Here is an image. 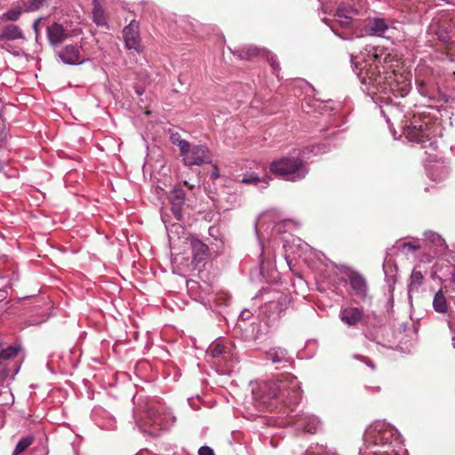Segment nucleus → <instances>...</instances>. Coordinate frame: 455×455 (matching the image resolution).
<instances>
[{
  "label": "nucleus",
  "instance_id": "1a4fd4ad",
  "mask_svg": "<svg viewBox=\"0 0 455 455\" xmlns=\"http://www.w3.org/2000/svg\"><path fill=\"white\" fill-rule=\"evenodd\" d=\"M80 49L81 47L77 44H68L58 52V56L65 64L79 65L84 62V59L81 56Z\"/></svg>",
  "mask_w": 455,
  "mask_h": 455
},
{
  "label": "nucleus",
  "instance_id": "72a5a7b5",
  "mask_svg": "<svg viewBox=\"0 0 455 455\" xmlns=\"http://www.w3.org/2000/svg\"><path fill=\"white\" fill-rule=\"evenodd\" d=\"M400 78L403 79V81L401 82V86L397 88V90L401 91V95L403 96L408 92L410 82L402 76H400Z\"/></svg>",
  "mask_w": 455,
  "mask_h": 455
},
{
  "label": "nucleus",
  "instance_id": "7c9ffc66",
  "mask_svg": "<svg viewBox=\"0 0 455 455\" xmlns=\"http://www.w3.org/2000/svg\"><path fill=\"white\" fill-rule=\"evenodd\" d=\"M268 355H269V359H271L274 363H281V362L286 360L285 359L286 353L284 350H280L279 352L278 351L271 352V353H269Z\"/></svg>",
  "mask_w": 455,
  "mask_h": 455
},
{
  "label": "nucleus",
  "instance_id": "9d476101",
  "mask_svg": "<svg viewBox=\"0 0 455 455\" xmlns=\"http://www.w3.org/2000/svg\"><path fill=\"white\" fill-rule=\"evenodd\" d=\"M348 279L354 295L364 299L368 295V284L365 278L360 273L353 271L348 275Z\"/></svg>",
  "mask_w": 455,
  "mask_h": 455
},
{
  "label": "nucleus",
  "instance_id": "79ce46f5",
  "mask_svg": "<svg viewBox=\"0 0 455 455\" xmlns=\"http://www.w3.org/2000/svg\"><path fill=\"white\" fill-rule=\"evenodd\" d=\"M323 111H333V110H336V108H334L333 106H329V105H324L323 108Z\"/></svg>",
  "mask_w": 455,
  "mask_h": 455
},
{
  "label": "nucleus",
  "instance_id": "c9c22d12",
  "mask_svg": "<svg viewBox=\"0 0 455 455\" xmlns=\"http://www.w3.org/2000/svg\"><path fill=\"white\" fill-rule=\"evenodd\" d=\"M359 359H361L363 363H365L369 367H371L372 370H375L374 363L367 357L360 355L358 356Z\"/></svg>",
  "mask_w": 455,
  "mask_h": 455
},
{
  "label": "nucleus",
  "instance_id": "4be33fe9",
  "mask_svg": "<svg viewBox=\"0 0 455 455\" xmlns=\"http://www.w3.org/2000/svg\"><path fill=\"white\" fill-rule=\"evenodd\" d=\"M427 239L436 247V252H443L446 249L444 239L437 233H429Z\"/></svg>",
  "mask_w": 455,
  "mask_h": 455
},
{
  "label": "nucleus",
  "instance_id": "4c0bfd02",
  "mask_svg": "<svg viewBox=\"0 0 455 455\" xmlns=\"http://www.w3.org/2000/svg\"><path fill=\"white\" fill-rule=\"evenodd\" d=\"M41 21V18L36 19L33 23V29L36 33V40H38V24Z\"/></svg>",
  "mask_w": 455,
  "mask_h": 455
},
{
  "label": "nucleus",
  "instance_id": "b1692460",
  "mask_svg": "<svg viewBox=\"0 0 455 455\" xmlns=\"http://www.w3.org/2000/svg\"><path fill=\"white\" fill-rule=\"evenodd\" d=\"M170 140L172 144L176 145L180 148V152L183 153L184 150L188 147V141L183 140L178 132L170 130Z\"/></svg>",
  "mask_w": 455,
  "mask_h": 455
},
{
  "label": "nucleus",
  "instance_id": "49530a36",
  "mask_svg": "<svg viewBox=\"0 0 455 455\" xmlns=\"http://www.w3.org/2000/svg\"><path fill=\"white\" fill-rule=\"evenodd\" d=\"M9 46H10V45L3 44V45H1L0 47H1L2 49H4V50H6V51L10 52V50H9Z\"/></svg>",
  "mask_w": 455,
  "mask_h": 455
},
{
  "label": "nucleus",
  "instance_id": "5701e85b",
  "mask_svg": "<svg viewBox=\"0 0 455 455\" xmlns=\"http://www.w3.org/2000/svg\"><path fill=\"white\" fill-rule=\"evenodd\" d=\"M371 30L379 35L382 36L388 28V25L384 19H374L370 22Z\"/></svg>",
  "mask_w": 455,
  "mask_h": 455
},
{
  "label": "nucleus",
  "instance_id": "ddd939ff",
  "mask_svg": "<svg viewBox=\"0 0 455 455\" xmlns=\"http://www.w3.org/2000/svg\"><path fill=\"white\" fill-rule=\"evenodd\" d=\"M289 424H295L299 428L308 434H315L320 427V421L315 417H299L295 420L290 419Z\"/></svg>",
  "mask_w": 455,
  "mask_h": 455
},
{
  "label": "nucleus",
  "instance_id": "8fccbe9b",
  "mask_svg": "<svg viewBox=\"0 0 455 455\" xmlns=\"http://www.w3.org/2000/svg\"><path fill=\"white\" fill-rule=\"evenodd\" d=\"M136 92L139 94V95H141L142 94V92L140 91V90H136Z\"/></svg>",
  "mask_w": 455,
  "mask_h": 455
},
{
  "label": "nucleus",
  "instance_id": "6e6552de",
  "mask_svg": "<svg viewBox=\"0 0 455 455\" xmlns=\"http://www.w3.org/2000/svg\"><path fill=\"white\" fill-rule=\"evenodd\" d=\"M341 321L349 326H355L359 323H369V316H364L363 309L359 307H348L340 311Z\"/></svg>",
  "mask_w": 455,
  "mask_h": 455
},
{
  "label": "nucleus",
  "instance_id": "aec40b11",
  "mask_svg": "<svg viewBox=\"0 0 455 455\" xmlns=\"http://www.w3.org/2000/svg\"><path fill=\"white\" fill-rule=\"evenodd\" d=\"M23 12L24 9L22 10L21 7L15 6L4 12L1 16V20L4 21H17Z\"/></svg>",
  "mask_w": 455,
  "mask_h": 455
},
{
  "label": "nucleus",
  "instance_id": "20e7f679",
  "mask_svg": "<svg viewBox=\"0 0 455 455\" xmlns=\"http://www.w3.org/2000/svg\"><path fill=\"white\" fill-rule=\"evenodd\" d=\"M430 116H412L413 120L410 121V124L403 126V134L410 140L422 142L428 135L427 131L428 129V121Z\"/></svg>",
  "mask_w": 455,
  "mask_h": 455
},
{
  "label": "nucleus",
  "instance_id": "6ab92c4d",
  "mask_svg": "<svg viewBox=\"0 0 455 455\" xmlns=\"http://www.w3.org/2000/svg\"><path fill=\"white\" fill-rule=\"evenodd\" d=\"M424 276L420 271H417L416 269H413L411 275V282L408 286V291L409 293H411L413 291H418L419 287L423 283Z\"/></svg>",
  "mask_w": 455,
  "mask_h": 455
},
{
  "label": "nucleus",
  "instance_id": "de8ad7c7",
  "mask_svg": "<svg viewBox=\"0 0 455 455\" xmlns=\"http://www.w3.org/2000/svg\"><path fill=\"white\" fill-rule=\"evenodd\" d=\"M154 423H155V424H157V425H161V422L159 421L158 418H156V419H154Z\"/></svg>",
  "mask_w": 455,
  "mask_h": 455
},
{
  "label": "nucleus",
  "instance_id": "423d86ee",
  "mask_svg": "<svg viewBox=\"0 0 455 455\" xmlns=\"http://www.w3.org/2000/svg\"><path fill=\"white\" fill-rule=\"evenodd\" d=\"M351 62L355 66V69H359L358 76H361L363 83H366V80H369V84L381 83L382 77L378 66L369 65L368 67V64H364L363 67H359L357 57L353 55L351 56Z\"/></svg>",
  "mask_w": 455,
  "mask_h": 455
},
{
  "label": "nucleus",
  "instance_id": "f03ea898",
  "mask_svg": "<svg viewBox=\"0 0 455 455\" xmlns=\"http://www.w3.org/2000/svg\"><path fill=\"white\" fill-rule=\"evenodd\" d=\"M364 448L361 455H398L393 443L396 441L395 430L384 422L371 425L363 435Z\"/></svg>",
  "mask_w": 455,
  "mask_h": 455
},
{
  "label": "nucleus",
  "instance_id": "f3484780",
  "mask_svg": "<svg viewBox=\"0 0 455 455\" xmlns=\"http://www.w3.org/2000/svg\"><path fill=\"white\" fill-rule=\"evenodd\" d=\"M207 353L213 358H220L224 356L226 353V345L224 339H217L208 347Z\"/></svg>",
  "mask_w": 455,
  "mask_h": 455
},
{
  "label": "nucleus",
  "instance_id": "f257e3e1",
  "mask_svg": "<svg viewBox=\"0 0 455 455\" xmlns=\"http://www.w3.org/2000/svg\"><path fill=\"white\" fill-rule=\"evenodd\" d=\"M261 403L269 411L287 414L293 411L301 398L297 379L287 373L261 387Z\"/></svg>",
  "mask_w": 455,
  "mask_h": 455
},
{
  "label": "nucleus",
  "instance_id": "f8f14e48",
  "mask_svg": "<svg viewBox=\"0 0 455 455\" xmlns=\"http://www.w3.org/2000/svg\"><path fill=\"white\" fill-rule=\"evenodd\" d=\"M186 194L182 189L174 188L171 192L170 202L172 212L178 220H182V210L185 204Z\"/></svg>",
  "mask_w": 455,
  "mask_h": 455
},
{
  "label": "nucleus",
  "instance_id": "603ef678",
  "mask_svg": "<svg viewBox=\"0 0 455 455\" xmlns=\"http://www.w3.org/2000/svg\"><path fill=\"white\" fill-rule=\"evenodd\" d=\"M99 3L98 0H93V4Z\"/></svg>",
  "mask_w": 455,
  "mask_h": 455
},
{
  "label": "nucleus",
  "instance_id": "7ed1b4c3",
  "mask_svg": "<svg viewBox=\"0 0 455 455\" xmlns=\"http://www.w3.org/2000/svg\"><path fill=\"white\" fill-rule=\"evenodd\" d=\"M270 171L273 174L290 181L300 180L308 172L306 163L301 158L288 156L273 161Z\"/></svg>",
  "mask_w": 455,
  "mask_h": 455
},
{
  "label": "nucleus",
  "instance_id": "a19ab883",
  "mask_svg": "<svg viewBox=\"0 0 455 455\" xmlns=\"http://www.w3.org/2000/svg\"><path fill=\"white\" fill-rule=\"evenodd\" d=\"M220 176V173H219V170H218V167L216 165L213 166V171L212 172V178L213 180L219 178Z\"/></svg>",
  "mask_w": 455,
  "mask_h": 455
},
{
  "label": "nucleus",
  "instance_id": "a211bd4d",
  "mask_svg": "<svg viewBox=\"0 0 455 455\" xmlns=\"http://www.w3.org/2000/svg\"><path fill=\"white\" fill-rule=\"evenodd\" d=\"M92 18H93V21L98 26H107L108 25L107 15L99 3L93 4Z\"/></svg>",
  "mask_w": 455,
  "mask_h": 455
},
{
  "label": "nucleus",
  "instance_id": "412c9836",
  "mask_svg": "<svg viewBox=\"0 0 455 455\" xmlns=\"http://www.w3.org/2000/svg\"><path fill=\"white\" fill-rule=\"evenodd\" d=\"M35 441L33 435H27L22 437L17 443L12 455H20L25 451Z\"/></svg>",
  "mask_w": 455,
  "mask_h": 455
},
{
  "label": "nucleus",
  "instance_id": "c85d7f7f",
  "mask_svg": "<svg viewBox=\"0 0 455 455\" xmlns=\"http://www.w3.org/2000/svg\"><path fill=\"white\" fill-rule=\"evenodd\" d=\"M402 251L405 254L409 252H415L416 251L419 250L421 248L419 241H413V242H406L403 243L402 245Z\"/></svg>",
  "mask_w": 455,
  "mask_h": 455
},
{
  "label": "nucleus",
  "instance_id": "2eb2a0df",
  "mask_svg": "<svg viewBox=\"0 0 455 455\" xmlns=\"http://www.w3.org/2000/svg\"><path fill=\"white\" fill-rule=\"evenodd\" d=\"M190 244L192 248L194 260H196L198 263L204 260L208 254V245L203 243L196 236L190 237Z\"/></svg>",
  "mask_w": 455,
  "mask_h": 455
},
{
  "label": "nucleus",
  "instance_id": "bb28decb",
  "mask_svg": "<svg viewBox=\"0 0 455 455\" xmlns=\"http://www.w3.org/2000/svg\"><path fill=\"white\" fill-rule=\"evenodd\" d=\"M46 1L47 0H28L27 3H24V12H31L37 11Z\"/></svg>",
  "mask_w": 455,
  "mask_h": 455
},
{
  "label": "nucleus",
  "instance_id": "58836bf2",
  "mask_svg": "<svg viewBox=\"0 0 455 455\" xmlns=\"http://www.w3.org/2000/svg\"><path fill=\"white\" fill-rule=\"evenodd\" d=\"M6 139L7 133L2 132L0 133V149L5 146Z\"/></svg>",
  "mask_w": 455,
  "mask_h": 455
},
{
  "label": "nucleus",
  "instance_id": "09e8293b",
  "mask_svg": "<svg viewBox=\"0 0 455 455\" xmlns=\"http://www.w3.org/2000/svg\"><path fill=\"white\" fill-rule=\"evenodd\" d=\"M452 345L455 347V336L452 338Z\"/></svg>",
  "mask_w": 455,
  "mask_h": 455
},
{
  "label": "nucleus",
  "instance_id": "4468645a",
  "mask_svg": "<svg viewBox=\"0 0 455 455\" xmlns=\"http://www.w3.org/2000/svg\"><path fill=\"white\" fill-rule=\"evenodd\" d=\"M25 39L22 29L14 24H8L0 30V41H16Z\"/></svg>",
  "mask_w": 455,
  "mask_h": 455
},
{
  "label": "nucleus",
  "instance_id": "cd10ccee",
  "mask_svg": "<svg viewBox=\"0 0 455 455\" xmlns=\"http://www.w3.org/2000/svg\"><path fill=\"white\" fill-rule=\"evenodd\" d=\"M18 354V349L14 347H9L5 349H2L0 353V365L2 364L3 361L12 358L16 356Z\"/></svg>",
  "mask_w": 455,
  "mask_h": 455
},
{
  "label": "nucleus",
  "instance_id": "393cba45",
  "mask_svg": "<svg viewBox=\"0 0 455 455\" xmlns=\"http://www.w3.org/2000/svg\"><path fill=\"white\" fill-rule=\"evenodd\" d=\"M337 16H338L339 18H340V19H341V18H344V20H339L334 21V22H332L331 24H330V27H331V30H332L333 32H335V33H337V32H336V29H337V28H336V23H337V22H339V23L340 24V26L347 28V27H348V26H349V24H350V19H351V17H350V16H348V15H347V14H345V13H344V11H343V10H341V9H339V10L337 11Z\"/></svg>",
  "mask_w": 455,
  "mask_h": 455
},
{
  "label": "nucleus",
  "instance_id": "a878e982",
  "mask_svg": "<svg viewBox=\"0 0 455 455\" xmlns=\"http://www.w3.org/2000/svg\"><path fill=\"white\" fill-rule=\"evenodd\" d=\"M268 180H270V178L268 176H266V177H264V179L261 180L255 173H250L248 175H245L243 178L241 182L244 183V184L257 185L259 182L264 181L266 184H268V181H267Z\"/></svg>",
  "mask_w": 455,
  "mask_h": 455
},
{
  "label": "nucleus",
  "instance_id": "e433bc0d",
  "mask_svg": "<svg viewBox=\"0 0 455 455\" xmlns=\"http://www.w3.org/2000/svg\"><path fill=\"white\" fill-rule=\"evenodd\" d=\"M251 317V311L245 309L243 311L241 312L240 314V319L245 321V320H248Z\"/></svg>",
  "mask_w": 455,
  "mask_h": 455
},
{
  "label": "nucleus",
  "instance_id": "dca6fc26",
  "mask_svg": "<svg viewBox=\"0 0 455 455\" xmlns=\"http://www.w3.org/2000/svg\"><path fill=\"white\" fill-rule=\"evenodd\" d=\"M433 307L438 313L444 314V313L448 312V310L450 308V306H449V303H448L447 299L445 297V294H444V291H443V288L439 290L435 294V297H434V299H433Z\"/></svg>",
  "mask_w": 455,
  "mask_h": 455
},
{
  "label": "nucleus",
  "instance_id": "a18cd8bd",
  "mask_svg": "<svg viewBox=\"0 0 455 455\" xmlns=\"http://www.w3.org/2000/svg\"><path fill=\"white\" fill-rule=\"evenodd\" d=\"M4 166H5L4 162L0 159V172L4 169Z\"/></svg>",
  "mask_w": 455,
  "mask_h": 455
},
{
  "label": "nucleus",
  "instance_id": "37998d69",
  "mask_svg": "<svg viewBox=\"0 0 455 455\" xmlns=\"http://www.w3.org/2000/svg\"><path fill=\"white\" fill-rule=\"evenodd\" d=\"M6 297V291L0 289V301L4 300Z\"/></svg>",
  "mask_w": 455,
  "mask_h": 455
},
{
  "label": "nucleus",
  "instance_id": "2f4dec72",
  "mask_svg": "<svg viewBox=\"0 0 455 455\" xmlns=\"http://www.w3.org/2000/svg\"><path fill=\"white\" fill-rule=\"evenodd\" d=\"M443 289L445 290V292L451 291L455 293V272L452 273L450 286L444 285ZM451 299H453V302L455 303V294L451 296Z\"/></svg>",
  "mask_w": 455,
  "mask_h": 455
},
{
  "label": "nucleus",
  "instance_id": "39448f33",
  "mask_svg": "<svg viewBox=\"0 0 455 455\" xmlns=\"http://www.w3.org/2000/svg\"><path fill=\"white\" fill-rule=\"evenodd\" d=\"M180 156L183 157L184 164L188 166L201 165L210 161L208 150L202 145L191 147L188 143V147L183 153H180Z\"/></svg>",
  "mask_w": 455,
  "mask_h": 455
},
{
  "label": "nucleus",
  "instance_id": "f704fd0d",
  "mask_svg": "<svg viewBox=\"0 0 455 455\" xmlns=\"http://www.w3.org/2000/svg\"><path fill=\"white\" fill-rule=\"evenodd\" d=\"M198 455H215V453L211 447L204 445L199 448Z\"/></svg>",
  "mask_w": 455,
  "mask_h": 455
},
{
  "label": "nucleus",
  "instance_id": "473e14b6",
  "mask_svg": "<svg viewBox=\"0 0 455 455\" xmlns=\"http://www.w3.org/2000/svg\"><path fill=\"white\" fill-rule=\"evenodd\" d=\"M252 331L255 333L252 334V339H259L263 337L262 330L260 329L261 325L260 323H253L252 325Z\"/></svg>",
  "mask_w": 455,
  "mask_h": 455
},
{
  "label": "nucleus",
  "instance_id": "0eeeda50",
  "mask_svg": "<svg viewBox=\"0 0 455 455\" xmlns=\"http://www.w3.org/2000/svg\"><path fill=\"white\" fill-rule=\"evenodd\" d=\"M46 32L49 44L54 48L59 47L70 36L69 31L58 22L49 25Z\"/></svg>",
  "mask_w": 455,
  "mask_h": 455
},
{
  "label": "nucleus",
  "instance_id": "9b49d317",
  "mask_svg": "<svg viewBox=\"0 0 455 455\" xmlns=\"http://www.w3.org/2000/svg\"><path fill=\"white\" fill-rule=\"evenodd\" d=\"M124 38L125 46L130 50L140 52V41L139 34V27L135 22H131L124 28Z\"/></svg>",
  "mask_w": 455,
  "mask_h": 455
},
{
  "label": "nucleus",
  "instance_id": "c756f323",
  "mask_svg": "<svg viewBox=\"0 0 455 455\" xmlns=\"http://www.w3.org/2000/svg\"><path fill=\"white\" fill-rule=\"evenodd\" d=\"M306 455H333V453L328 451L327 447L317 444L315 447L307 450Z\"/></svg>",
  "mask_w": 455,
  "mask_h": 455
},
{
  "label": "nucleus",
  "instance_id": "c03bdc74",
  "mask_svg": "<svg viewBox=\"0 0 455 455\" xmlns=\"http://www.w3.org/2000/svg\"><path fill=\"white\" fill-rule=\"evenodd\" d=\"M231 346H233V344L231 342H229V359H228L229 363L231 361H233V355H231V348H230Z\"/></svg>",
  "mask_w": 455,
  "mask_h": 455
},
{
  "label": "nucleus",
  "instance_id": "3c124183",
  "mask_svg": "<svg viewBox=\"0 0 455 455\" xmlns=\"http://www.w3.org/2000/svg\"><path fill=\"white\" fill-rule=\"evenodd\" d=\"M144 114L149 115V114H151V112L149 110H147V111H145Z\"/></svg>",
  "mask_w": 455,
  "mask_h": 455
},
{
  "label": "nucleus",
  "instance_id": "ea45409f",
  "mask_svg": "<svg viewBox=\"0 0 455 455\" xmlns=\"http://www.w3.org/2000/svg\"><path fill=\"white\" fill-rule=\"evenodd\" d=\"M270 65L272 66V68L276 70L279 68V64L277 62V60L274 58V57H271L269 60H268Z\"/></svg>",
  "mask_w": 455,
  "mask_h": 455
}]
</instances>
